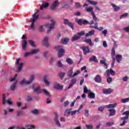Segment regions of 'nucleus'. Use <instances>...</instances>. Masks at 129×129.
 Instances as JSON below:
<instances>
[{
  "instance_id": "nucleus-58",
  "label": "nucleus",
  "mask_w": 129,
  "mask_h": 129,
  "mask_svg": "<svg viewBox=\"0 0 129 129\" xmlns=\"http://www.w3.org/2000/svg\"><path fill=\"white\" fill-rule=\"evenodd\" d=\"M112 81V78L111 77H109L107 79V82L108 83H110Z\"/></svg>"
},
{
  "instance_id": "nucleus-22",
  "label": "nucleus",
  "mask_w": 129,
  "mask_h": 129,
  "mask_svg": "<svg viewBox=\"0 0 129 129\" xmlns=\"http://www.w3.org/2000/svg\"><path fill=\"white\" fill-rule=\"evenodd\" d=\"M90 62H95V63H98V60L96 58V56L93 55L89 59Z\"/></svg>"
},
{
  "instance_id": "nucleus-51",
  "label": "nucleus",
  "mask_w": 129,
  "mask_h": 129,
  "mask_svg": "<svg viewBox=\"0 0 129 129\" xmlns=\"http://www.w3.org/2000/svg\"><path fill=\"white\" fill-rule=\"evenodd\" d=\"M57 65L58 67H60V68L63 67V64H62V62H61L60 61H57Z\"/></svg>"
},
{
  "instance_id": "nucleus-7",
  "label": "nucleus",
  "mask_w": 129,
  "mask_h": 129,
  "mask_svg": "<svg viewBox=\"0 0 129 129\" xmlns=\"http://www.w3.org/2000/svg\"><path fill=\"white\" fill-rule=\"evenodd\" d=\"M34 78L35 77L33 75L30 76V78L29 81H26L25 79H24L21 82H20V84H30L34 80Z\"/></svg>"
},
{
  "instance_id": "nucleus-10",
  "label": "nucleus",
  "mask_w": 129,
  "mask_h": 129,
  "mask_svg": "<svg viewBox=\"0 0 129 129\" xmlns=\"http://www.w3.org/2000/svg\"><path fill=\"white\" fill-rule=\"evenodd\" d=\"M31 87L32 88H33V89H34V91H35V92H36V93L39 94L43 92V89H41L39 86H38L37 87L35 88V86L34 85H32Z\"/></svg>"
},
{
  "instance_id": "nucleus-55",
  "label": "nucleus",
  "mask_w": 129,
  "mask_h": 129,
  "mask_svg": "<svg viewBox=\"0 0 129 129\" xmlns=\"http://www.w3.org/2000/svg\"><path fill=\"white\" fill-rule=\"evenodd\" d=\"M89 111L87 109L85 110V116H89Z\"/></svg>"
},
{
  "instance_id": "nucleus-30",
  "label": "nucleus",
  "mask_w": 129,
  "mask_h": 129,
  "mask_svg": "<svg viewBox=\"0 0 129 129\" xmlns=\"http://www.w3.org/2000/svg\"><path fill=\"white\" fill-rule=\"evenodd\" d=\"M111 6L113 8L114 12H118V11H119V10H120V8L119 7H118L113 4H112Z\"/></svg>"
},
{
  "instance_id": "nucleus-34",
  "label": "nucleus",
  "mask_w": 129,
  "mask_h": 129,
  "mask_svg": "<svg viewBox=\"0 0 129 129\" xmlns=\"http://www.w3.org/2000/svg\"><path fill=\"white\" fill-rule=\"evenodd\" d=\"M94 30H91L89 31L88 33H86L85 35V37H88L89 36H92V35H94Z\"/></svg>"
},
{
  "instance_id": "nucleus-62",
  "label": "nucleus",
  "mask_w": 129,
  "mask_h": 129,
  "mask_svg": "<svg viewBox=\"0 0 129 129\" xmlns=\"http://www.w3.org/2000/svg\"><path fill=\"white\" fill-rule=\"evenodd\" d=\"M87 24H89V22H88V21L85 20H83V25H87Z\"/></svg>"
},
{
  "instance_id": "nucleus-63",
  "label": "nucleus",
  "mask_w": 129,
  "mask_h": 129,
  "mask_svg": "<svg viewBox=\"0 0 129 129\" xmlns=\"http://www.w3.org/2000/svg\"><path fill=\"white\" fill-rule=\"evenodd\" d=\"M103 46L104 48H106V47H107V43H106V41L103 42Z\"/></svg>"
},
{
  "instance_id": "nucleus-25",
  "label": "nucleus",
  "mask_w": 129,
  "mask_h": 129,
  "mask_svg": "<svg viewBox=\"0 0 129 129\" xmlns=\"http://www.w3.org/2000/svg\"><path fill=\"white\" fill-rule=\"evenodd\" d=\"M84 42L87 43L90 46L94 45V43H92V41H91V39H86L84 40Z\"/></svg>"
},
{
  "instance_id": "nucleus-49",
  "label": "nucleus",
  "mask_w": 129,
  "mask_h": 129,
  "mask_svg": "<svg viewBox=\"0 0 129 129\" xmlns=\"http://www.w3.org/2000/svg\"><path fill=\"white\" fill-rule=\"evenodd\" d=\"M106 125H108V126H111V125H113L114 124V122H108L106 123Z\"/></svg>"
},
{
  "instance_id": "nucleus-37",
  "label": "nucleus",
  "mask_w": 129,
  "mask_h": 129,
  "mask_svg": "<svg viewBox=\"0 0 129 129\" xmlns=\"http://www.w3.org/2000/svg\"><path fill=\"white\" fill-rule=\"evenodd\" d=\"M39 51H40V50L38 49H32L30 51V53L31 54V55H33L34 54H37V53H38V52H39Z\"/></svg>"
},
{
  "instance_id": "nucleus-11",
  "label": "nucleus",
  "mask_w": 129,
  "mask_h": 129,
  "mask_svg": "<svg viewBox=\"0 0 129 129\" xmlns=\"http://www.w3.org/2000/svg\"><path fill=\"white\" fill-rule=\"evenodd\" d=\"M58 6H59V2L58 1H55L53 2L52 5L50 7L51 11H54V10H56Z\"/></svg>"
},
{
  "instance_id": "nucleus-42",
  "label": "nucleus",
  "mask_w": 129,
  "mask_h": 129,
  "mask_svg": "<svg viewBox=\"0 0 129 129\" xmlns=\"http://www.w3.org/2000/svg\"><path fill=\"white\" fill-rule=\"evenodd\" d=\"M72 74H73V70H71L69 71L67 75L68 76H69V77H72L73 76Z\"/></svg>"
},
{
  "instance_id": "nucleus-44",
  "label": "nucleus",
  "mask_w": 129,
  "mask_h": 129,
  "mask_svg": "<svg viewBox=\"0 0 129 129\" xmlns=\"http://www.w3.org/2000/svg\"><path fill=\"white\" fill-rule=\"evenodd\" d=\"M29 43L32 47H36V45L35 44V42L33 40H29Z\"/></svg>"
},
{
  "instance_id": "nucleus-26",
  "label": "nucleus",
  "mask_w": 129,
  "mask_h": 129,
  "mask_svg": "<svg viewBox=\"0 0 129 129\" xmlns=\"http://www.w3.org/2000/svg\"><path fill=\"white\" fill-rule=\"evenodd\" d=\"M75 21L79 26H82L83 21V19H79V18H76Z\"/></svg>"
},
{
  "instance_id": "nucleus-21",
  "label": "nucleus",
  "mask_w": 129,
  "mask_h": 129,
  "mask_svg": "<svg viewBox=\"0 0 129 129\" xmlns=\"http://www.w3.org/2000/svg\"><path fill=\"white\" fill-rule=\"evenodd\" d=\"M94 25L95 26H90V28H94V29H96V30H98V31L103 30V28L102 27H101L99 28H98V23H95Z\"/></svg>"
},
{
  "instance_id": "nucleus-64",
  "label": "nucleus",
  "mask_w": 129,
  "mask_h": 129,
  "mask_svg": "<svg viewBox=\"0 0 129 129\" xmlns=\"http://www.w3.org/2000/svg\"><path fill=\"white\" fill-rule=\"evenodd\" d=\"M123 30L124 31H125V32H129V26L127 27H125V28H124Z\"/></svg>"
},
{
  "instance_id": "nucleus-1",
  "label": "nucleus",
  "mask_w": 129,
  "mask_h": 129,
  "mask_svg": "<svg viewBox=\"0 0 129 129\" xmlns=\"http://www.w3.org/2000/svg\"><path fill=\"white\" fill-rule=\"evenodd\" d=\"M117 105V104L116 103H114V104H110L109 105H106L102 106H100L98 108V110L99 111H100L101 112H102L103 110H104V108H113L114 107H115Z\"/></svg>"
},
{
  "instance_id": "nucleus-18",
  "label": "nucleus",
  "mask_w": 129,
  "mask_h": 129,
  "mask_svg": "<svg viewBox=\"0 0 129 129\" xmlns=\"http://www.w3.org/2000/svg\"><path fill=\"white\" fill-rule=\"evenodd\" d=\"M3 104H6V103H8V104H12L13 102L12 101H10V100L6 99V94H4L3 95Z\"/></svg>"
},
{
  "instance_id": "nucleus-29",
  "label": "nucleus",
  "mask_w": 129,
  "mask_h": 129,
  "mask_svg": "<svg viewBox=\"0 0 129 129\" xmlns=\"http://www.w3.org/2000/svg\"><path fill=\"white\" fill-rule=\"evenodd\" d=\"M49 7V3L48 2L44 3L41 6H40V10H44L45 8H48Z\"/></svg>"
},
{
  "instance_id": "nucleus-24",
  "label": "nucleus",
  "mask_w": 129,
  "mask_h": 129,
  "mask_svg": "<svg viewBox=\"0 0 129 129\" xmlns=\"http://www.w3.org/2000/svg\"><path fill=\"white\" fill-rule=\"evenodd\" d=\"M27 44L28 43H27V41H26V40H23V41H22V49L24 51H26V50L27 49Z\"/></svg>"
},
{
  "instance_id": "nucleus-48",
  "label": "nucleus",
  "mask_w": 129,
  "mask_h": 129,
  "mask_svg": "<svg viewBox=\"0 0 129 129\" xmlns=\"http://www.w3.org/2000/svg\"><path fill=\"white\" fill-rule=\"evenodd\" d=\"M38 30L41 32H44V27H43V26L42 25L39 26Z\"/></svg>"
},
{
  "instance_id": "nucleus-54",
  "label": "nucleus",
  "mask_w": 129,
  "mask_h": 129,
  "mask_svg": "<svg viewBox=\"0 0 129 129\" xmlns=\"http://www.w3.org/2000/svg\"><path fill=\"white\" fill-rule=\"evenodd\" d=\"M128 14L127 13H124L123 14L121 15L120 16V19H122V18H124L125 17H127Z\"/></svg>"
},
{
  "instance_id": "nucleus-38",
  "label": "nucleus",
  "mask_w": 129,
  "mask_h": 129,
  "mask_svg": "<svg viewBox=\"0 0 129 129\" xmlns=\"http://www.w3.org/2000/svg\"><path fill=\"white\" fill-rule=\"evenodd\" d=\"M42 92H43L45 95H46V96H48V97H50V93H49V92H48L47 90L45 89H42Z\"/></svg>"
},
{
  "instance_id": "nucleus-9",
  "label": "nucleus",
  "mask_w": 129,
  "mask_h": 129,
  "mask_svg": "<svg viewBox=\"0 0 129 129\" xmlns=\"http://www.w3.org/2000/svg\"><path fill=\"white\" fill-rule=\"evenodd\" d=\"M80 48L83 50L84 55H87L88 53H90V49H89V46H81Z\"/></svg>"
},
{
  "instance_id": "nucleus-52",
  "label": "nucleus",
  "mask_w": 129,
  "mask_h": 129,
  "mask_svg": "<svg viewBox=\"0 0 129 129\" xmlns=\"http://www.w3.org/2000/svg\"><path fill=\"white\" fill-rule=\"evenodd\" d=\"M31 112L34 114H38L39 113V111L37 109H34L31 111Z\"/></svg>"
},
{
  "instance_id": "nucleus-41",
  "label": "nucleus",
  "mask_w": 129,
  "mask_h": 129,
  "mask_svg": "<svg viewBox=\"0 0 129 129\" xmlns=\"http://www.w3.org/2000/svg\"><path fill=\"white\" fill-rule=\"evenodd\" d=\"M26 127L27 129H35V126L34 125L32 124H28L26 125Z\"/></svg>"
},
{
  "instance_id": "nucleus-56",
  "label": "nucleus",
  "mask_w": 129,
  "mask_h": 129,
  "mask_svg": "<svg viewBox=\"0 0 129 129\" xmlns=\"http://www.w3.org/2000/svg\"><path fill=\"white\" fill-rule=\"evenodd\" d=\"M105 73L108 77L110 76V70H107L105 72Z\"/></svg>"
},
{
  "instance_id": "nucleus-4",
  "label": "nucleus",
  "mask_w": 129,
  "mask_h": 129,
  "mask_svg": "<svg viewBox=\"0 0 129 129\" xmlns=\"http://www.w3.org/2000/svg\"><path fill=\"white\" fill-rule=\"evenodd\" d=\"M85 35V32L81 31V32L78 33L77 34L74 35L72 39V42H74V41H77V40H79L80 38H81L82 36H84Z\"/></svg>"
},
{
  "instance_id": "nucleus-59",
  "label": "nucleus",
  "mask_w": 129,
  "mask_h": 129,
  "mask_svg": "<svg viewBox=\"0 0 129 129\" xmlns=\"http://www.w3.org/2000/svg\"><path fill=\"white\" fill-rule=\"evenodd\" d=\"M30 55H32L31 53V51L29 52H26L24 53V57H28V56H30Z\"/></svg>"
},
{
  "instance_id": "nucleus-61",
  "label": "nucleus",
  "mask_w": 129,
  "mask_h": 129,
  "mask_svg": "<svg viewBox=\"0 0 129 129\" xmlns=\"http://www.w3.org/2000/svg\"><path fill=\"white\" fill-rule=\"evenodd\" d=\"M102 34L105 36H106V34H107V30L106 29H105L103 30Z\"/></svg>"
},
{
  "instance_id": "nucleus-20",
  "label": "nucleus",
  "mask_w": 129,
  "mask_h": 129,
  "mask_svg": "<svg viewBox=\"0 0 129 129\" xmlns=\"http://www.w3.org/2000/svg\"><path fill=\"white\" fill-rule=\"evenodd\" d=\"M54 121L57 126L59 127L61 126V124L60 123V122L59 121V119H58V114L57 113H55V114Z\"/></svg>"
},
{
  "instance_id": "nucleus-16",
  "label": "nucleus",
  "mask_w": 129,
  "mask_h": 129,
  "mask_svg": "<svg viewBox=\"0 0 129 129\" xmlns=\"http://www.w3.org/2000/svg\"><path fill=\"white\" fill-rule=\"evenodd\" d=\"M76 81H77V79L76 78H74L71 80V83L69 85L68 89H70L72 87H73V85L76 83Z\"/></svg>"
},
{
  "instance_id": "nucleus-45",
  "label": "nucleus",
  "mask_w": 129,
  "mask_h": 129,
  "mask_svg": "<svg viewBox=\"0 0 129 129\" xmlns=\"http://www.w3.org/2000/svg\"><path fill=\"white\" fill-rule=\"evenodd\" d=\"M86 127H87V129H92V128H93V125L86 124Z\"/></svg>"
},
{
  "instance_id": "nucleus-46",
  "label": "nucleus",
  "mask_w": 129,
  "mask_h": 129,
  "mask_svg": "<svg viewBox=\"0 0 129 129\" xmlns=\"http://www.w3.org/2000/svg\"><path fill=\"white\" fill-rule=\"evenodd\" d=\"M78 74H80V71L78 70L76 71V72H75L73 75L72 76V77H75V76H77V75H78Z\"/></svg>"
},
{
  "instance_id": "nucleus-43",
  "label": "nucleus",
  "mask_w": 129,
  "mask_h": 129,
  "mask_svg": "<svg viewBox=\"0 0 129 129\" xmlns=\"http://www.w3.org/2000/svg\"><path fill=\"white\" fill-rule=\"evenodd\" d=\"M128 101H129V98L123 99L121 100V102H122V103H125L126 102H128Z\"/></svg>"
},
{
  "instance_id": "nucleus-5",
  "label": "nucleus",
  "mask_w": 129,
  "mask_h": 129,
  "mask_svg": "<svg viewBox=\"0 0 129 129\" xmlns=\"http://www.w3.org/2000/svg\"><path fill=\"white\" fill-rule=\"evenodd\" d=\"M56 50H58V58H61L63 54H64V49H62V46L57 45L55 47Z\"/></svg>"
},
{
  "instance_id": "nucleus-17",
  "label": "nucleus",
  "mask_w": 129,
  "mask_h": 129,
  "mask_svg": "<svg viewBox=\"0 0 129 129\" xmlns=\"http://www.w3.org/2000/svg\"><path fill=\"white\" fill-rule=\"evenodd\" d=\"M94 80H95V82H96L97 83H101L102 81L101 77L99 75H97L96 77L94 78Z\"/></svg>"
},
{
  "instance_id": "nucleus-6",
  "label": "nucleus",
  "mask_w": 129,
  "mask_h": 129,
  "mask_svg": "<svg viewBox=\"0 0 129 129\" xmlns=\"http://www.w3.org/2000/svg\"><path fill=\"white\" fill-rule=\"evenodd\" d=\"M66 112L67 114H68V116H69V115H75L77 112H79V110H75L74 111H72V108H69L66 110Z\"/></svg>"
},
{
  "instance_id": "nucleus-2",
  "label": "nucleus",
  "mask_w": 129,
  "mask_h": 129,
  "mask_svg": "<svg viewBox=\"0 0 129 129\" xmlns=\"http://www.w3.org/2000/svg\"><path fill=\"white\" fill-rule=\"evenodd\" d=\"M17 77L18 75L16 74L14 77L10 80V82H13V85L10 87L11 90L14 91L16 89V86L18 82V81L16 80Z\"/></svg>"
},
{
  "instance_id": "nucleus-39",
  "label": "nucleus",
  "mask_w": 129,
  "mask_h": 129,
  "mask_svg": "<svg viewBox=\"0 0 129 129\" xmlns=\"http://www.w3.org/2000/svg\"><path fill=\"white\" fill-rule=\"evenodd\" d=\"M91 15L92 16L93 21H94L95 22H96V21H97V17H96V16H95V14H94V12H93L91 13Z\"/></svg>"
},
{
  "instance_id": "nucleus-35",
  "label": "nucleus",
  "mask_w": 129,
  "mask_h": 129,
  "mask_svg": "<svg viewBox=\"0 0 129 129\" xmlns=\"http://www.w3.org/2000/svg\"><path fill=\"white\" fill-rule=\"evenodd\" d=\"M87 2H88L90 5H92V6H96V5H97V2L91 0H87Z\"/></svg>"
},
{
  "instance_id": "nucleus-60",
  "label": "nucleus",
  "mask_w": 129,
  "mask_h": 129,
  "mask_svg": "<svg viewBox=\"0 0 129 129\" xmlns=\"http://www.w3.org/2000/svg\"><path fill=\"white\" fill-rule=\"evenodd\" d=\"M64 75H65V73H59V76H60L61 79H63V78L64 77Z\"/></svg>"
},
{
  "instance_id": "nucleus-14",
  "label": "nucleus",
  "mask_w": 129,
  "mask_h": 129,
  "mask_svg": "<svg viewBox=\"0 0 129 129\" xmlns=\"http://www.w3.org/2000/svg\"><path fill=\"white\" fill-rule=\"evenodd\" d=\"M88 7V4L85 3L84 4V7L85 8L86 11L87 13H93V8L92 7Z\"/></svg>"
},
{
  "instance_id": "nucleus-40",
  "label": "nucleus",
  "mask_w": 129,
  "mask_h": 129,
  "mask_svg": "<svg viewBox=\"0 0 129 129\" xmlns=\"http://www.w3.org/2000/svg\"><path fill=\"white\" fill-rule=\"evenodd\" d=\"M88 92H90V90H88V89H87V87H86V86H84V93H88Z\"/></svg>"
},
{
  "instance_id": "nucleus-50",
  "label": "nucleus",
  "mask_w": 129,
  "mask_h": 129,
  "mask_svg": "<svg viewBox=\"0 0 129 129\" xmlns=\"http://www.w3.org/2000/svg\"><path fill=\"white\" fill-rule=\"evenodd\" d=\"M110 74L112 76H114V75H115V73L114 72V71H113V70H112V69H110Z\"/></svg>"
},
{
  "instance_id": "nucleus-36",
  "label": "nucleus",
  "mask_w": 129,
  "mask_h": 129,
  "mask_svg": "<svg viewBox=\"0 0 129 129\" xmlns=\"http://www.w3.org/2000/svg\"><path fill=\"white\" fill-rule=\"evenodd\" d=\"M100 64H103V65H104V66L106 67V69H107V68L108 67V64L106 63L105 60H100Z\"/></svg>"
},
{
  "instance_id": "nucleus-3",
  "label": "nucleus",
  "mask_w": 129,
  "mask_h": 129,
  "mask_svg": "<svg viewBox=\"0 0 129 129\" xmlns=\"http://www.w3.org/2000/svg\"><path fill=\"white\" fill-rule=\"evenodd\" d=\"M39 16L37 15V13L33 16V18H32L30 21V23H31V30H35V23H36V20L38 19Z\"/></svg>"
},
{
  "instance_id": "nucleus-15",
  "label": "nucleus",
  "mask_w": 129,
  "mask_h": 129,
  "mask_svg": "<svg viewBox=\"0 0 129 129\" xmlns=\"http://www.w3.org/2000/svg\"><path fill=\"white\" fill-rule=\"evenodd\" d=\"M123 115H126L124 117L120 118V120H126V119H128L129 116V111H126L122 113Z\"/></svg>"
},
{
  "instance_id": "nucleus-32",
  "label": "nucleus",
  "mask_w": 129,
  "mask_h": 129,
  "mask_svg": "<svg viewBox=\"0 0 129 129\" xmlns=\"http://www.w3.org/2000/svg\"><path fill=\"white\" fill-rule=\"evenodd\" d=\"M66 62L69 65H72L74 63V62H73V60L70 58H67Z\"/></svg>"
},
{
  "instance_id": "nucleus-23",
  "label": "nucleus",
  "mask_w": 129,
  "mask_h": 129,
  "mask_svg": "<svg viewBox=\"0 0 129 129\" xmlns=\"http://www.w3.org/2000/svg\"><path fill=\"white\" fill-rule=\"evenodd\" d=\"M116 61L117 62V63H120V61H121L122 59V56L120 54H117L115 57Z\"/></svg>"
},
{
  "instance_id": "nucleus-31",
  "label": "nucleus",
  "mask_w": 129,
  "mask_h": 129,
  "mask_svg": "<svg viewBox=\"0 0 129 129\" xmlns=\"http://www.w3.org/2000/svg\"><path fill=\"white\" fill-rule=\"evenodd\" d=\"M54 88L57 89L58 90H61L63 88V86H60L59 84H56L54 85Z\"/></svg>"
},
{
  "instance_id": "nucleus-27",
  "label": "nucleus",
  "mask_w": 129,
  "mask_h": 129,
  "mask_svg": "<svg viewBox=\"0 0 129 129\" xmlns=\"http://www.w3.org/2000/svg\"><path fill=\"white\" fill-rule=\"evenodd\" d=\"M43 43L45 46H46V47H48L49 46V42H48V37H45L44 38L43 40Z\"/></svg>"
},
{
  "instance_id": "nucleus-8",
  "label": "nucleus",
  "mask_w": 129,
  "mask_h": 129,
  "mask_svg": "<svg viewBox=\"0 0 129 129\" xmlns=\"http://www.w3.org/2000/svg\"><path fill=\"white\" fill-rule=\"evenodd\" d=\"M51 24H47L45 25V27H46V28H48V30H47L48 33H50V31H51V30H52V29H53V28H54V26H55V21L51 20Z\"/></svg>"
},
{
  "instance_id": "nucleus-47",
  "label": "nucleus",
  "mask_w": 129,
  "mask_h": 129,
  "mask_svg": "<svg viewBox=\"0 0 129 129\" xmlns=\"http://www.w3.org/2000/svg\"><path fill=\"white\" fill-rule=\"evenodd\" d=\"M48 55H49V52L45 51L43 52V57L44 58H48Z\"/></svg>"
},
{
  "instance_id": "nucleus-33",
  "label": "nucleus",
  "mask_w": 129,
  "mask_h": 129,
  "mask_svg": "<svg viewBox=\"0 0 129 129\" xmlns=\"http://www.w3.org/2000/svg\"><path fill=\"white\" fill-rule=\"evenodd\" d=\"M88 97L89 98H95V93L90 92V93L88 94Z\"/></svg>"
},
{
  "instance_id": "nucleus-19",
  "label": "nucleus",
  "mask_w": 129,
  "mask_h": 129,
  "mask_svg": "<svg viewBox=\"0 0 129 129\" xmlns=\"http://www.w3.org/2000/svg\"><path fill=\"white\" fill-rule=\"evenodd\" d=\"M103 92L104 94H110V93H112L113 92V90L110 88L104 89L103 90Z\"/></svg>"
},
{
  "instance_id": "nucleus-12",
  "label": "nucleus",
  "mask_w": 129,
  "mask_h": 129,
  "mask_svg": "<svg viewBox=\"0 0 129 129\" xmlns=\"http://www.w3.org/2000/svg\"><path fill=\"white\" fill-rule=\"evenodd\" d=\"M16 64L18 65L17 72H20V71L22 70V67H23V65H24V64L22 62L20 63V59H17L16 60Z\"/></svg>"
},
{
  "instance_id": "nucleus-28",
  "label": "nucleus",
  "mask_w": 129,
  "mask_h": 129,
  "mask_svg": "<svg viewBox=\"0 0 129 129\" xmlns=\"http://www.w3.org/2000/svg\"><path fill=\"white\" fill-rule=\"evenodd\" d=\"M108 110L110 112L109 116H113V115H115V109H109Z\"/></svg>"
},
{
  "instance_id": "nucleus-53",
  "label": "nucleus",
  "mask_w": 129,
  "mask_h": 129,
  "mask_svg": "<svg viewBox=\"0 0 129 129\" xmlns=\"http://www.w3.org/2000/svg\"><path fill=\"white\" fill-rule=\"evenodd\" d=\"M111 55L115 56V50H114V47H113L111 50Z\"/></svg>"
},
{
  "instance_id": "nucleus-57",
  "label": "nucleus",
  "mask_w": 129,
  "mask_h": 129,
  "mask_svg": "<svg viewBox=\"0 0 129 129\" xmlns=\"http://www.w3.org/2000/svg\"><path fill=\"white\" fill-rule=\"evenodd\" d=\"M76 8H77V9H80V8H81V5L79 3H76Z\"/></svg>"
},
{
  "instance_id": "nucleus-13",
  "label": "nucleus",
  "mask_w": 129,
  "mask_h": 129,
  "mask_svg": "<svg viewBox=\"0 0 129 129\" xmlns=\"http://www.w3.org/2000/svg\"><path fill=\"white\" fill-rule=\"evenodd\" d=\"M65 25H67L72 30H74V24L69 21L68 19H65Z\"/></svg>"
}]
</instances>
